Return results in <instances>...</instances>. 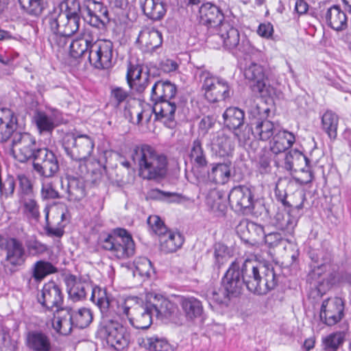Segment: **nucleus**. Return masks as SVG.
Segmentation results:
<instances>
[{
    "label": "nucleus",
    "instance_id": "1",
    "mask_svg": "<svg viewBox=\"0 0 351 351\" xmlns=\"http://www.w3.org/2000/svg\"><path fill=\"white\" fill-rule=\"evenodd\" d=\"M173 313V304L162 295L150 293L145 304L137 298H128L118 302L117 314L125 315L130 324L136 328L147 329L152 324V316L168 317Z\"/></svg>",
    "mask_w": 351,
    "mask_h": 351
},
{
    "label": "nucleus",
    "instance_id": "2",
    "mask_svg": "<svg viewBox=\"0 0 351 351\" xmlns=\"http://www.w3.org/2000/svg\"><path fill=\"white\" fill-rule=\"evenodd\" d=\"M91 300L96 304L102 314L98 328L97 336L105 339L107 343L117 350H123L128 347L130 335L125 327L108 313L110 301L106 292L101 289H93Z\"/></svg>",
    "mask_w": 351,
    "mask_h": 351
},
{
    "label": "nucleus",
    "instance_id": "3",
    "mask_svg": "<svg viewBox=\"0 0 351 351\" xmlns=\"http://www.w3.org/2000/svg\"><path fill=\"white\" fill-rule=\"evenodd\" d=\"M130 158L138 169V176L144 180L159 181L167 176V156L149 145L135 146Z\"/></svg>",
    "mask_w": 351,
    "mask_h": 351
},
{
    "label": "nucleus",
    "instance_id": "4",
    "mask_svg": "<svg viewBox=\"0 0 351 351\" xmlns=\"http://www.w3.org/2000/svg\"><path fill=\"white\" fill-rule=\"evenodd\" d=\"M98 243L117 259H126L134 254V242L131 234L123 228H116L109 233H101Z\"/></svg>",
    "mask_w": 351,
    "mask_h": 351
},
{
    "label": "nucleus",
    "instance_id": "5",
    "mask_svg": "<svg viewBox=\"0 0 351 351\" xmlns=\"http://www.w3.org/2000/svg\"><path fill=\"white\" fill-rule=\"evenodd\" d=\"M197 75L202 83L204 95L208 101L217 103L230 97L232 91L226 80L213 75L204 69H199Z\"/></svg>",
    "mask_w": 351,
    "mask_h": 351
},
{
    "label": "nucleus",
    "instance_id": "6",
    "mask_svg": "<svg viewBox=\"0 0 351 351\" xmlns=\"http://www.w3.org/2000/svg\"><path fill=\"white\" fill-rule=\"evenodd\" d=\"M147 224L150 230L158 236L160 250L163 253L175 252L183 245L184 237L179 232L169 230L158 216H149Z\"/></svg>",
    "mask_w": 351,
    "mask_h": 351
},
{
    "label": "nucleus",
    "instance_id": "7",
    "mask_svg": "<svg viewBox=\"0 0 351 351\" xmlns=\"http://www.w3.org/2000/svg\"><path fill=\"white\" fill-rule=\"evenodd\" d=\"M217 38L221 40L226 49L232 51L234 53H248L251 51L252 46L250 41L245 36L241 38L239 30L228 22L221 24L216 34L208 37V41L213 42Z\"/></svg>",
    "mask_w": 351,
    "mask_h": 351
},
{
    "label": "nucleus",
    "instance_id": "8",
    "mask_svg": "<svg viewBox=\"0 0 351 351\" xmlns=\"http://www.w3.org/2000/svg\"><path fill=\"white\" fill-rule=\"evenodd\" d=\"M62 146L71 159L85 160L93 154L95 141L86 134H67L63 138Z\"/></svg>",
    "mask_w": 351,
    "mask_h": 351
},
{
    "label": "nucleus",
    "instance_id": "9",
    "mask_svg": "<svg viewBox=\"0 0 351 351\" xmlns=\"http://www.w3.org/2000/svg\"><path fill=\"white\" fill-rule=\"evenodd\" d=\"M88 60L97 69H108L113 65V43L109 40H96L90 45Z\"/></svg>",
    "mask_w": 351,
    "mask_h": 351
},
{
    "label": "nucleus",
    "instance_id": "10",
    "mask_svg": "<svg viewBox=\"0 0 351 351\" xmlns=\"http://www.w3.org/2000/svg\"><path fill=\"white\" fill-rule=\"evenodd\" d=\"M12 145L14 156L20 162L34 160L36 152L40 149L35 138L26 132L14 133Z\"/></svg>",
    "mask_w": 351,
    "mask_h": 351
},
{
    "label": "nucleus",
    "instance_id": "11",
    "mask_svg": "<svg viewBox=\"0 0 351 351\" xmlns=\"http://www.w3.org/2000/svg\"><path fill=\"white\" fill-rule=\"evenodd\" d=\"M33 169L42 178H53L59 171V161L51 150L43 147L36 152Z\"/></svg>",
    "mask_w": 351,
    "mask_h": 351
},
{
    "label": "nucleus",
    "instance_id": "12",
    "mask_svg": "<svg viewBox=\"0 0 351 351\" xmlns=\"http://www.w3.org/2000/svg\"><path fill=\"white\" fill-rule=\"evenodd\" d=\"M45 28L51 33L73 35L79 28L63 13L62 8H55L45 19Z\"/></svg>",
    "mask_w": 351,
    "mask_h": 351
},
{
    "label": "nucleus",
    "instance_id": "13",
    "mask_svg": "<svg viewBox=\"0 0 351 351\" xmlns=\"http://www.w3.org/2000/svg\"><path fill=\"white\" fill-rule=\"evenodd\" d=\"M45 214L46 227L45 230L49 236L61 237L64 234V228L69 221L68 210L61 204L55 208L53 210H49V206L44 209Z\"/></svg>",
    "mask_w": 351,
    "mask_h": 351
},
{
    "label": "nucleus",
    "instance_id": "14",
    "mask_svg": "<svg viewBox=\"0 0 351 351\" xmlns=\"http://www.w3.org/2000/svg\"><path fill=\"white\" fill-rule=\"evenodd\" d=\"M5 251L4 268L12 274L25 264L27 259L26 252L22 242L15 238L7 240Z\"/></svg>",
    "mask_w": 351,
    "mask_h": 351
},
{
    "label": "nucleus",
    "instance_id": "15",
    "mask_svg": "<svg viewBox=\"0 0 351 351\" xmlns=\"http://www.w3.org/2000/svg\"><path fill=\"white\" fill-rule=\"evenodd\" d=\"M228 202L235 212L248 214L254 207L253 194L251 189L244 185L234 187L228 195Z\"/></svg>",
    "mask_w": 351,
    "mask_h": 351
},
{
    "label": "nucleus",
    "instance_id": "16",
    "mask_svg": "<svg viewBox=\"0 0 351 351\" xmlns=\"http://www.w3.org/2000/svg\"><path fill=\"white\" fill-rule=\"evenodd\" d=\"M83 17L91 26L100 28L110 21L108 10L101 2L87 0L83 8Z\"/></svg>",
    "mask_w": 351,
    "mask_h": 351
},
{
    "label": "nucleus",
    "instance_id": "17",
    "mask_svg": "<svg viewBox=\"0 0 351 351\" xmlns=\"http://www.w3.org/2000/svg\"><path fill=\"white\" fill-rule=\"evenodd\" d=\"M344 316V302L341 298H328L323 301L320 319L328 326H334Z\"/></svg>",
    "mask_w": 351,
    "mask_h": 351
},
{
    "label": "nucleus",
    "instance_id": "18",
    "mask_svg": "<svg viewBox=\"0 0 351 351\" xmlns=\"http://www.w3.org/2000/svg\"><path fill=\"white\" fill-rule=\"evenodd\" d=\"M244 282L237 261H233L222 278V287L232 297L239 295L243 289Z\"/></svg>",
    "mask_w": 351,
    "mask_h": 351
},
{
    "label": "nucleus",
    "instance_id": "19",
    "mask_svg": "<svg viewBox=\"0 0 351 351\" xmlns=\"http://www.w3.org/2000/svg\"><path fill=\"white\" fill-rule=\"evenodd\" d=\"M38 302L43 306L53 311L54 308L56 311L62 308L63 304V295L60 287L54 282H49L43 286L41 291V295L38 298Z\"/></svg>",
    "mask_w": 351,
    "mask_h": 351
},
{
    "label": "nucleus",
    "instance_id": "20",
    "mask_svg": "<svg viewBox=\"0 0 351 351\" xmlns=\"http://www.w3.org/2000/svg\"><path fill=\"white\" fill-rule=\"evenodd\" d=\"M258 289L256 295H265L274 289L278 283V277L271 265L258 263Z\"/></svg>",
    "mask_w": 351,
    "mask_h": 351
},
{
    "label": "nucleus",
    "instance_id": "21",
    "mask_svg": "<svg viewBox=\"0 0 351 351\" xmlns=\"http://www.w3.org/2000/svg\"><path fill=\"white\" fill-rule=\"evenodd\" d=\"M200 22L208 27L217 31L218 27L225 23L223 14L219 8L210 3H204L199 8Z\"/></svg>",
    "mask_w": 351,
    "mask_h": 351
},
{
    "label": "nucleus",
    "instance_id": "22",
    "mask_svg": "<svg viewBox=\"0 0 351 351\" xmlns=\"http://www.w3.org/2000/svg\"><path fill=\"white\" fill-rule=\"evenodd\" d=\"M258 263L256 260L246 259L240 267L244 285L252 293L256 294L258 289Z\"/></svg>",
    "mask_w": 351,
    "mask_h": 351
},
{
    "label": "nucleus",
    "instance_id": "23",
    "mask_svg": "<svg viewBox=\"0 0 351 351\" xmlns=\"http://www.w3.org/2000/svg\"><path fill=\"white\" fill-rule=\"evenodd\" d=\"M137 42L145 47V52L153 53L162 45V34L154 28L144 27L138 34Z\"/></svg>",
    "mask_w": 351,
    "mask_h": 351
},
{
    "label": "nucleus",
    "instance_id": "24",
    "mask_svg": "<svg viewBox=\"0 0 351 351\" xmlns=\"http://www.w3.org/2000/svg\"><path fill=\"white\" fill-rule=\"evenodd\" d=\"M94 37L89 30L83 33L74 39L70 45V54L74 58L88 56L90 45L94 43Z\"/></svg>",
    "mask_w": 351,
    "mask_h": 351
},
{
    "label": "nucleus",
    "instance_id": "25",
    "mask_svg": "<svg viewBox=\"0 0 351 351\" xmlns=\"http://www.w3.org/2000/svg\"><path fill=\"white\" fill-rule=\"evenodd\" d=\"M17 128V119L8 108L0 109V142L7 141Z\"/></svg>",
    "mask_w": 351,
    "mask_h": 351
},
{
    "label": "nucleus",
    "instance_id": "26",
    "mask_svg": "<svg viewBox=\"0 0 351 351\" xmlns=\"http://www.w3.org/2000/svg\"><path fill=\"white\" fill-rule=\"evenodd\" d=\"M177 93L176 86L171 82L158 80L154 82L151 91V100L155 103L173 99Z\"/></svg>",
    "mask_w": 351,
    "mask_h": 351
},
{
    "label": "nucleus",
    "instance_id": "27",
    "mask_svg": "<svg viewBox=\"0 0 351 351\" xmlns=\"http://www.w3.org/2000/svg\"><path fill=\"white\" fill-rule=\"evenodd\" d=\"M56 321L53 322V328L63 335H69L75 327L72 308L70 307L62 308L56 311Z\"/></svg>",
    "mask_w": 351,
    "mask_h": 351
},
{
    "label": "nucleus",
    "instance_id": "28",
    "mask_svg": "<svg viewBox=\"0 0 351 351\" xmlns=\"http://www.w3.org/2000/svg\"><path fill=\"white\" fill-rule=\"evenodd\" d=\"M206 204L209 212L216 217H224L227 212L226 197L220 191L213 189L206 196Z\"/></svg>",
    "mask_w": 351,
    "mask_h": 351
},
{
    "label": "nucleus",
    "instance_id": "29",
    "mask_svg": "<svg viewBox=\"0 0 351 351\" xmlns=\"http://www.w3.org/2000/svg\"><path fill=\"white\" fill-rule=\"evenodd\" d=\"M66 285L69 298L75 302L82 300L86 298V291L90 289V286L86 280L70 275L66 278Z\"/></svg>",
    "mask_w": 351,
    "mask_h": 351
},
{
    "label": "nucleus",
    "instance_id": "30",
    "mask_svg": "<svg viewBox=\"0 0 351 351\" xmlns=\"http://www.w3.org/2000/svg\"><path fill=\"white\" fill-rule=\"evenodd\" d=\"M270 223L277 229L291 234L297 224V218L293 216L290 211L278 209L271 219Z\"/></svg>",
    "mask_w": 351,
    "mask_h": 351
},
{
    "label": "nucleus",
    "instance_id": "31",
    "mask_svg": "<svg viewBox=\"0 0 351 351\" xmlns=\"http://www.w3.org/2000/svg\"><path fill=\"white\" fill-rule=\"evenodd\" d=\"M26 346L32 351H51L49 337L41 331H30L26 337Z\"/></svg>",
    "mask_w": 351,
    "mask_h": 351
},
{
    "label": "nucleus",
    "instance_id": "32",
    "mask_svg": "<svg viewBox=\"0 0 351 351\" xmlns=\"http://www.w3.org/2000/svg\"><path fill=\"white\" fill-rule=\"evenodd\" d=\"M58 111L51 114L44 112H37L34 120L40 134H51L58 125Z\"/></svg>",
    "mask_w": 351,
    "mask_h": 351
},
{
    "label": "nucleus",
    "instance_id": "33",
    "mask_svg": "<svg viewBox=\"0 0 351 351\" xmlns=\"http://www.w3.org/2000/svg\"><path fill=\"white\" fill-rule=\"evenodd\" d=\"M181 308L188 319L200 317L204 312L202 302L193 296H182L179 300Z\"/></svg>",
    "mask_w": 351,
    "mask_h": 351
},
{
    "label": "nucleus",
    "instance_id": "34",
    "mask_svg": "<svg viewBox=\"0 0 351 351\" xmlns=\"http://www.w3.org/2000/svg\"><path fill=\"white\" fill-rule=\"evenodd\" d=\"M66 186V198L69 201L80 202L86 196L85 183L82 178L69 176Z\"/></svg>",
    "mask_w": 351,
    "mask_h": 351
},
{
    "label": "nucleus",
    "instance_id": "35",
    "mask_svg": "<svg viewBox=\"0 0 351 351\" xmlns=\"http://www.w3.org/2000/svg\"><path fill=\"white\" fill-rule=\"evenodd\" d=\"M246 80L253 83L258 92H262L265 86V72L263 66L256 63H251L244 71Z\"/></svg>",
    "mask_w": 351,
    "mask_h": 351
},
{
    "label": "nucleus",
    "instance_id": "36",
    "mask_svg": "<svg viewBox=\"0 0 351 351\" xmlns=\"http://www.w3.org/2000/svg\"><path fill=\"white\" fill-rule=\"evenodd\" d=\"M295 137L293 134L285 130H279L274 136L270 142V149L278 154L285 152L294 143Z\"/></svg>",
    "mask_w": 351,
    "mask_h": 351
},
{
    "label": "nucleus",
    "instance_id": "37",
    "mask_svg": "<svg viewBox=\"0 0 351 351\" xmlns=\"http://www.w3.org/2000/svg\"><path fill=\"white\" fill-rule=\"evenodd\" d=\"M224 125L230 130H237L243 126L245 113L237 107H229L223 113Z\"/></svg>",
    "mask_w": 351,
    "mask_h": 351
},
{
    "label": "nucleus",
    "instance_id": "38",
    "mask_svg": "<svg viewBox=\"0 0 351 351\" xmlns=\"http://www.w3.org/2000/svg\"><path fill=\"white\" fill-rule=\"evenodd\" d=\"M327 25L336 31H342L347 27V17L339 6L329 8L326 14Z\"/></svg>",
    "mask_w": 351,
    "mask_h": 351
},
{
    "label": "nucleus",
    "instance_id": "39",
    "mask_svg": "<svg viewBox=\"0 0 351 351\" xmlns=\"http://www.w3.org/2000/svg\"><path fill=\"white\" fill-rule=\"evenodd\" d=\"M176 110V103L172 99H167L154 103L152 108L157 119L173 121Z\"/></svg>",
    "mask_w": 351,
    "mask_h": 351
},
{
    "label": "nucleus",
    "instance_id": "40",
    "mask_svg": "<svg viewBox=\"0 0 351 351\" xmlns=\"http://www.w3.org/2000/svg\"><path fill=\"white\" fill-rule=\"evenodd\" d=\"M252 125H254L252 133L262 141H267L280 130L278 125L267 119L256 120Z\"/></svg>",
    "mask_w": 351,
    "mask_h": 351
},
{
    "label": "nucleus",
    "instance_id": "41",
    "mask_svg": "<svg viewBox=\"0 0 351 351\" xmlns=\"http://www.w3.org/2000/svg\"><path fill=\"white\" fill-rule=\"evenodd\" d=\"M290 184V180L287 179V177L282 178V179H280L278 183L276 184V189H275V195L276 197V199L278 201L280 202L283 206L285 207H292L293 209L291 210L292 212L294 211V210H300L303 207V203L304 201V193H302L301 192H299L297 193L298 195V197L301 199H302V201L300 204H296V205H292L289 204L288 201H287V193L286 191V189L285 188L286 186H288Z\"/></svg>",
    "mask_w": 351,
    "mask_h": 351
},
{
    "label": "nucleus",
    "instance_id": "42",
    "mask_svg": "<svg viewBox=\"0 0 351 351\" xmlns=\"http://www.w3.org/2000/svg\"><path fill=\"white\" fill-rule=\"evenodd\" d=\"M141 7L144 14L154 21L161 19L166 13L165 5L161 0H143L141 1Z\"/></svg>",
    "mask_w": 351,
    "mask_h": 351
},
{
    "label": "nucleus",
    "instance_id": "43",
    "mask_svg": "<svg viewBox=\"0 0 351 351\" xmlns=\"http://www.w3.org/2000/svg\"><path fill=\"white\" fill-rule=\"evenodd\" d=\"M230 166L228 163H217L208 172L209 180L217 184L227 183L230 178Z\"/></svg>",
    "mask_w": 351,
    "mask_h": 351
},
{
    "label": "nucleus",
    "instance_id": "44",
    "mask_svg": "<svg viewBox=\"0 0 351 351\" xmlns=\"http://www.w3.org/2000/svg\"><path fill=\"white\" fill-rule=\"evenodd\" d=\"M345 331H336L323 337L322 339V351H338L346 341Z\"/></svg>",
    "mask_w": 351,
    "mask_h": 351
},
{
    "label": "nucleus",
    "instance_id": "45",
    "mask_svg": "<svg viewBox=\"0 0 351 351\" xmlns=\"http://www.w3.org/2000/svg\"><path fill=\"white\" fill-rule=\"evenodd\" d=\"M138 344L149 351H171V346L164 338L158 336L139 338Z\"/></svg>",
    "mask_w": 351,
    "mask_h": 351
},
{
    "label": "nucleus",
    "instance_id": "46",
    "mask_svg": "<svg viewBox=\"0 0 351 351\" xmlns=\"http://www.w3.org/2000/svg\"><path fill=\"white\" fill-rule=\"evenodd\" d=\"M189 158L191 162L197 167L204 168L207 166L206 152L199 139L197 138L193 141L190 148Z\"/></svg>",
    "mask_w": 351,
    "mask_h": 351
},
{
    "label": "nucleus",
    "instance_id": "47",
    "mask_svg": "<svg viewBox=\"0 0 351 351\" xmlns=\"http://www.w3.org/2000/svg\"><path fill=\"white\" fill-rule=\"evenodd\" d=\"M338 116L332 110H326L322 116V126L330 139L337 136Z\"/></svg>",
    "mask_w": 351,
    "mask_h": 351
},
{
    "label": "nucleus",
    "instance_id": "48",
    "mask_svg": "<svg viewBox=\"0 0 351 351\" xmlns=\"http://www.w3.org/2000/svg\"><path fill=\"white\" fill-rule=\"evenodd\" d=\"M238 232H241L243 237H246V232L250 235L252 240L256 241L265 236L264 228L262 226L252 221H243L237 227Z\"/></svg>",
    "mask_w": 351,
    "mask_h": 351
},
{
    "label": "nucleus",
    "instance_id": "49",
    "mask_svg": "<svg viewBox=\"0 0 351 351\" xmlns=\"http://www.w3.org/2000/svg\"><path fill=\"white\" fill-rule=\"evenodd\" d=\"M64 5V11L63 13L67 19L75 24L80 28L81 5L78 0H65L61 3V7Z\"/></svg>",
    "mask_w": 351,
    "mask_h": 351
},
{
    "label": "nucleus",
    "instance_id": "50",
    "mask_svg": "<svg viewBox=\"0 0 351 351\" xmlns=\"http://www.w3.org/2000/svg\"><path fill=\"white\" fill-rule=\"evenodd\" d=\"M57 268L50 262L38 261L32 267V277L36 282H40L47 276L57 272Z\"/></svg>",
    "mask_w": 351,
    "mask_h": 351
},
{
    "label": "nucleus",
    "instance_id": "51",
    "mask_svg": "<svg viewBox=\"0 0 351 351\" xmlns=\"http://www.w3.org/2000/svg\"><path fill=\"white\" fill-rule=\"evenodd\" d=\"M214 144L222 156L231 154L235 147L234 138L223 132L217 135Z\"/></svg>",
    "mask_w": 351,
    "mask_h": 351
},
{
    "label": "nucleus",
    "instance_id": "52",
    "mask_svg": "<svg viewBox=\"0 0 351 351\" xmlns=\"http://www.w3.org/2000/svg\"><path fill=\"white\" fill-rule=\"evenodd\" d=\"M73 319L75 328H84L92 322L93 316L92 311L87 308H80L75 311L72 308Z\"/></svg>",
    "mask_w": 351,
    "mask_h": 351
},
{
    "label": "nucleus",
    "instance_id": "53",
    "mask_svg": "<svg viewBox=\"0 0 351 351\" xmlns=\"http://www.w3.org/2000/svg\"><path fill=\"white\" fill-rule=\"evenodd\" d=\"M265 242L269 247H275L279 245H282L285 250L293 251L294 245L289 243L287 240L283 239L281 234L278 232H271L267 234H265L263 237Z\"/></svg>",
    "mask_w": 351,
    "mask_h": 351
},
{
    "label": "nucleus",
    "instance_id": "54",
    "mask_svg": "<svg viewBox=\"0 0 351 351\" xmlns=\"http://www.w3.org/2000/svg\"><path fill=\"white\" fill-rule=\"evenodd\" d=\"M145 71L143 66L141 65L128 64L126 80L130 88L132 89L134 87V83L142 79Z\"/></svg>",
    "mask_w": 351,
    "mask_h": 351
},
{
    "label": "nucleus",
    "instance_id": "55",
    "mask_svg": "<svg viewBox=\"0 0 351 351\" xmlns=\"http://www.w3.org/2000/svg\"><path fill=\"white\" fill-rule=\"evenodd\" d=\"M21 9L27 14L38 16L43 11L41 0H18Z\"/></svg>",
    "mask_w": 351,
    "mask_h": 351
},
{
    "label": "nucleus",
    "instance_id": "56",
    "mask_svg": "<svg viewBox=\"0 0 351 351\" xmlns=\"http://www.w3.org/2000/svg\"><path fill=\"white\" fill-rule=\"evenodd\" d=\"M134 274L142 277H149L153 272L151 261L145 257H140L134 261Z\"/></svg>",
    "mask_w": 351,
    "mask_h": 351
},
{
    "label": "nucleus",
    "instance_id": "57",
    "mask_svg": "<svg viewBox=\"0 0 351 351\" xmlns=\"http://www.w3.org/2000/svg\"><path fill=\"white\" fill-rule=\"evenodd\" d=\"M206 296L209 300H212L214 302L220 305L227 306L230 300L232 295L226 292L225 289H212L208 290L206 292Z\"/></svg>",
    "mask_w": 351,
    "mask_h": 351
},
{
    "label": "nucleus",
    "instance_id": "58",
    "mask_svg": "<svg viewBox=\"0 0 351 351\" xmlns=\"http://www.w3.org/2000/svg\"><path fill=\"white\" fill-rule=\"evenodd\" d=\"M23 210L28 218L37 221L40 217L39 206L32 198H25L23 200Z\"/></svg>",
    "mask_w": 351,
    "mask_h": 351
},
{
    "label": "nucleus",
    "instance_id": "59",
    "mask_svg": "<svg viewBox=\"0 0 351 351\" xmlns=\"http://www.w3.org/2000/svg\"><path fill=\"white\" fill-rule=\"evenodd\" d=\"M50 178H42L41 197L44 199L60 198L58 192L54 189L53 184L49 180Z\"/></svg>",
    "mask_w": 351,
    "mask_h": 351
},
{
    "label": "nucleus",
    "instance_id": "60",
    "mask_svg": "<svg viewBox=\"0 0 351 351\" xmlns=\"http://www.w3.org/2000/svg\"><path fill=\"white\" fill-rule=\"evenodd\" d=\"M254 128L248 125L243 126L237 130H233L234 131V138H236L238 140L239 144L241 146H244L247 141L250 139L251 134H254L252 131Z\"/></svg>",
    "mask_w": 351,
    "mask_h": 351
},
{
    "label": "nucleus",
    "instance_id": "61",
    "mask_svg": "<svg viewBox=\"0 0 351 351\" xmlns=\"http://www.w3.org/2000/svg\"><path fill=\"white\" fill-rule=\"evenodd\" d=\"M229 251L228 247L222 243H219L215 245V258L219 266L227 261L229 258L227 252Z\"/></svg>",
    "mask_w": 351,
    "mask_h": 351
},
{
    "label": "nucleus",
    "instance_id": "62",
    "mask_svg": "<svg viewBox=\"0 0 351 351\" xmlns=\"http://www.w3.org/2000/svg\"><path fill=\"white\" fill-rule=\"evenodd\" d=\"M26 246L29 252L32 255H38L45 253L47 247L36 239H32L26 241Z\"/></svg>",
    "mask_w": 351,
    "mask_h": 351
},
{
    "label": "nucleus",
    "instance_id": "63",
    "mask_svg": "<svg viewBox=\"0 0 351 351\" xmlns=\"http://www.w3.org/2000/svg\"><path fill=\"white\" fill-rule=\"evenodd\" d=\"M154 79V77H150L149 71L146 69L143 75L142 79L134 83V87L132 89L138 93H141L145 90L147 86L152 82Z\"/></svg>",
    "mask_w": 351,
    "mask_h": 351
},
{
    "label": "nucleus",
    "instance_id": "64",
    "mask_svg": "<svg viewBox=\"0 0 351 351\" xmlns=\"http://www.w3.org/2000/svg\"><path fill=\"white\" fill-rule=\"evenodd\" d=\"M72 35H62L61 34L51 33L49 36V41L51 46L57 47L58 48L64 47L68 41V37Z\"/></svg>",
    "mask_w": 351,
    "mask_h": 351
}]
</instances>
